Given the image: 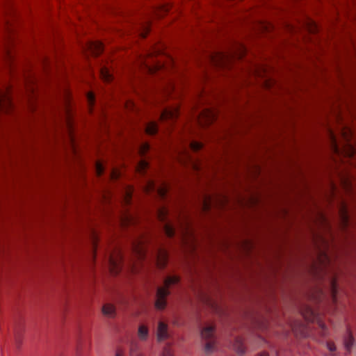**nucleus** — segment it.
<instances>
[{"label":"nucleus","mask_w":356,"mask_h":356,"mask_svg":"<svg viewBox=\"0 0 356 356\" xmlns=\"http://www.w3.org/2000/svg\"><path fill=\"white\" fill-rule=\"evenodd\" d=\"M13 108V102L8 90H0V111L8 112Z\"/></svg>","instance_id":"423d86ee"},{"label":"nucleus","mask_w":356,"mask_h":356,"mask_svg":"<svg viewBox=\"0 0 356 356\" xmlns=\"http://www.w3.org/2000/svg\"><path fill=\"white\" fill-rule=\"evenodd\" d=\"M354 343L355 339L353 337V333L350 330V328L349 327H347L346 333L343 337V345L347 352H350Z\"/></svg>","instance_id":"9d476101"},{"label":"nucleus","mask_w":356,"mask_h":356,"mask_svg":"<svg viewBox=\"0 0 356 356\" xmlns=\"http://www.w3.org/2000/svg\"><path fill=\"white\" fill-rule=\"evenodd\" d=\"M120 176V173L116 170H112L110 172V177L112 179H117Z\"/></svg>","instance_id":"7c9ffc66"},{"label":"nucleus","mask_w":356,"mask_h":356,"mask_svg":"<svg viewBox=\"0 0 356 356\" xmlns=\"http://www.w3.org/2000/svg\"><path fill=\"white\" fill-rule=\"evenodd\" d=\"M189 146L193 151L197 152L202 148L203 145L202 143L198 141H191L189 143Z\"/></svg>","instance_id":"4be33fe9"},{"label":"nucleus","mask_w":356,"mask_h":356,"mask_svg":"<svg viewBox=\"0 0 356 356\" xmlns=\"http://www.w3.org/2000/svg\"><path fill=\"white\" fill-rule=\"evenodd\" d=\"M103 314L108 317H113L115 314V308L113 305L105 304L102 307Z\"/></svg>","instance_id":"2eb2a0df"},{"label":"nucleus","mask_w":356,"mask_h":356,"mask_svg":"<svg viewBox=\"0 0 356 356\" xmlns=\"http://www.w3.org/2000/svg\"><path fill=\"white\" fill-rule=\"evenodd\" d=\"M180 278L177 275H170L165 278L163 286L158 287L155 307L158 309H163L166 305V298L170 294L169 287L179 283Z\"/></svg>","instance_id":"f257e3e1"},{"label":"nucleus","mask_w":356,"mask_h":356,"mask_svg":"<svg viewBox=\"0 0 356 356\" xmlns=\"http://www.w3.org/2000/svg\"><path fill=\"white\" fill-rule=\"evenodd\" d=\"M158 131V125L156 122H148L145 126V132L150 136L155 135Z\"/></svg>","instance_id":"4468645a"},{"label":"nucleus","mask_w":356,"mask_h":356,"mask_svg":"<svg viewBox=\"0 0 356 356\" xmlns=\"http://www.w3.org/2000/svg\"><path fill=\"white\" fill-rule=\"evenodd\" d=\"M234 348L236 352L240 355H243L245 353V347L243 345V342L242 339L240 338L236 339Z\"/></svg>","instance_id":"6ab92c4d"},{"label":"nucleus","mask_w":356,"mask_h":356,"mask_svg":"<svg viewBox=\"0 0 356 356\" xmlns=\"http://www.w3.org/2000/svg\"><path fill=\"white\" fill-rule=\"evenodd\" d=\"M257 356H268V355L266 353H262L259 354Z\"/></svg>","instance_id":"f704fd0d"},{"label":"nucleus","mask_w":356,"mask_h":356,"mask_svg":"<svg viewBox=\"0 0 356 356\" xmlns=\"http://www.w3.org/2000/svg\"><path fill=\"white\" fill-rule=\"evenodd\" d=\"M115 356H122L120 353H117Z\"/></svg>","instance_id":"e433bc0d"},{"label":"nucleus","mask_w":356,"mask_h":356,"mask_svg":"<svg viewBox=\"0 0 356 356\" xmlns=\"http://www.w3.org/2000/svg\"><path fill=\"white\" fill-rule=\"evenodd\" d=\"M201 115H205L206 123H212L216 119L215 113L209 109L201 111Z\"/></svg>","instance_id":"f3484780"},{"label":"nucleus","mask_w":356,"mask_h":356,"mask_svg":"<svg viewBox=\"0 0 356 356\" xmlns=\"http://www.w3.org/2000/svg\"><path fill=\"white\" fill-rule=\"evenodd\" d=\"M168 325L163 321H159L157 327V339L159 341L168 338Z\"/></svg>","instance_id":"9b49d317"},{"label":"nucleus","mask_w":356,"mask_h":356,"mask_svg":"<svg viewBox=\"0 0 356 356\" xmlns=\"http://www.w3.org/2000/svg\"><path fill=\"white\" fill-rule=\"evenodd\" d=\"M138 336L142 341H145L149 336L148 327L144 325H140L138 330Z\"/></svg>","instance_id":"dca6fc26"},{"label":"nucleus","mask_w":356,"mask_h":356,"mask_svg":"<svg viewBox=\"0 0 356 356\" xmlns=\"http://www.w3.org/2000/svg\"><path fill=\"white\" fill-rule=\"evenodd\" d=\"M133 248L135 254L139 259L143 260L146 258L147 254V249L144 245L143 241H140L137 244H134Z\"/></svg>","instance_id":"1a4fd4ad"},{"label":"nucleus","mask_w":356,"mask_h":356,"mask_svg":"<svg viewBox=\"0 0 356 356\" xmlns=\"http://www.w3.org/2000/svg\"><path fill=\"white\" fill-rule=\"evenodd\" d=\"M214 327L209 325L201 331V336L206 341L204 351L207 354L212 353L215 350Z\"/></svg>","instance_id":"7ed1b4c3"},{"label":"nucleus","mask_w":356,"mask_h":356,"mask_svg":"<svg viewBox=\"0 0 356 356\" xmlns=\"http://www.w3.org/2000/svg\"><path fill=\"white\" fill-rule=\"evenodd\" d=\"M318 326L319 329L321 330H320L321 334L322 336H325L327 334V327H326L325 324L322 321L318 320Z\"/></svg>","instance_id":"b1692460"},{"label":"nucleus","mask_w":356,"mask_h":356,"mask_svg":"<svg viewBox=\"0 0 356 356\" xmlns=\"http://www.w3.org/2000/svg\"><path fill=\"white\" fill-rule=\"evenodd\" d=\"M87 99L90 106H93L95 101V95L92 92H88L87 95Z\"/></svg>","instance_id":"bb28decb"},{"label":"nucleus","mask_w":356,"mask_h":356,"mask_svg":"<svg viewBox=\"0 0 356 356\" xmlns=\"http://www.w3.org/2000/svg\"><path fill=\"white\" fill-rule=\"evenodd\" d=\"M220 59L222 60L225 59V56H224V55L220 56Z\"/></svg>","instance_id":"c9c22d12"},{"label":"nucleus","mask_w":356,"mask_h":356,"mask_svg":"<svg viewBox=\"0 0 356 356\" xmlns=\"http://www.w3.org/2000/svg\"><path fill=\"white\" fill-rule=\"evenodd\" d=\"M337 286L336 281L332 279L331 281V293L332 297V300L334 303L337 302Z\"/></svg>","instance_id":"412c9836"},{"label":"nucleus","mask_w":356,"mask_h":356,"mask_svg":"<svg viewBox=\"0 0 356 356\" xmlns=\"http://www.w3.org/2000/svg\"><path fill=\"white\" fill-rule=\"evenodd\" d=\"M95 170L98 176L102 175L104 171V165L100 162H97L95 165Z\"/></svg>","instance_id":"393cba45"},{"label":"nucleus","mask_w":356,"mask_h":356,"mask_svg":"<svg viewBox=\"0 0 356 356\" xmlns=\"http://www.w3.org/2000/svg\"><path fill=\"white\" fill-rule=\"evenodd\" d=\"M88 46L91 53L95 56L99 55L104 50L103 44L100 42H90Z\"/></svg>","instance_id":"f8f14e48"},{"label":"nucleus","mask_w":356,"mask_h":356,"mask_svg":"<svg viewBox=\"0 0 356 356\" xmlns=\"http://www.w3.org/2000/svg\"><path fill=\"white\" fill-rule=\"evenodd\" d=\"M350 150H351L352 152H353V151H354V149H353V147H350Z\"/></svg>","instance_id":"ea45409f"},{"label":"nucleus","mask_w":356,"mask_h":356,"mask_svg":"<svg viewBox=\"0 0 356 356\" xmlns=\"http://www.w3.org/2000/svg\"><path fill=\"white\" fill-rule=\"evenodd\" d=\"M100 76L104 81L109 82L113 79V75L106 67H101Z\"/></svg>","instance_id":"a211bd4d"},{"label":"nucleus","mask_w":356,"mask_h":356,"mask_svg":"<svg viewBox=\"0 0 356 356\" xmlns=\"http://www.w3.org/2000/svg\"><path fill=\"white\" fill-rule=\"evenodd\" d=\"M162 356H172V354L171 353L170 350L165 348L163 352Z\"/></svg>","instance_id":"473e14b6"},{"label":"nucleus","mask_w":356,"mask_h":356,"mask_svg":"<svg viewBox=\"0 0 356 356\" xmlns=\"http://www.w3.org/2000/svg\"><path fill=\"white\" fill-rule=\"evenodd\" d=\"M199 120H200V123H204V124H207L205 122V115H201V113L199 114Z\"/></svg>","instance_id":"72a5a7b5"},{"label":"nucleus","mask_w":356,"mask_h":356,"mask_svg":"<svg viewBox=\"0 0 356 356\" xmlns=\"http://www.w3.org/2000/svg\"><path fill=\"white\" fill-rule=\"evenodd\" d=\"M122 260V254L120 250H116L115 253L108 256V264L113 275H117L120 271Z\"/></svg>","instance_id":"20e7f679"},{"label":"nucleus","mask_w":356,"mask_h":356,"mask_svg":"<svg viewBox=\"0 0 356 356\" xmlns=\"http://www.w3.org/2000/svg\"><path fill=\"white\" fill-rule=\"evenodd\" d=\"M179 111L177 107H168L163 110L160 115V120L162 122L173 121L178 118Z\"/></svg>","instance_id":"6e6552de"},{"label":"nucleus","mask_w":356,"mask_h":356,"mask_svg":"<svg viewBox=\"0 0 356 356\" xmlns=\"http://www.w3.org/2000/svg\"><path fill=\"white\" fill-rule=\"evenodd\" d=\"M341 220L344 226H348L349 218L348 212L346 211V209L344 206H342L341 208Z\"/></svg>","instance_id":"aec40b11"},{"label":"nucleus","mask_w":356,"mask_h":356,"mask_svg":"<svg viewBox=\"0 0 356 356\" xmlns=\"http://www.w3.org/2000/svg\"><path fill=\"white\" fill-rule=\"evenodd\" d=\"M168 211L166 208L163 207L157 210V216L159 220L162 222L163 229L165 235L168 237H172L176 233V229L168 218Z\"/></svg>","instance_id":"f03ea898"},{"label":"nucleus","mask_w":356,"mask_h":356,"mask_svg":"<svg viewBox=\"0 0 356 356\" xmlns=\"http://www.w3.org/2000/svg\"><path fill=\"white\" fill-rule=\"evenodd\" d=\"M146 190L148 193H154L161 199H165L168 192V187L165 184L156 185L153 181H149Z\"/></svg>","instance_id":"39448f33"},{"label":"nucleus","mask_w":356,"mask_h":356,"mask_svg":"<svg viewBox=\"0 0 356 356\" xmlns=\"http://www.w3.org/2000/svg\"><path fill=\"white\" fill-rule=\"evenodd\" d=\"M178 224L181 237L182 238L183 240H185L186 238L188 237V234H190L188 222L187 221V220H183V222L179 221Z\"/></svg>","instance_id":"ddd939ff"},{"label":"nucleus","mask_w":356,"mask_h":356,"mask_svg":"<svg viewBox=\"0 0 356 356\" xmlns=\"http://www.w3.org/2000/svg\"><path fill=\"white\" fill-rule=\"evenodd\" d=\"M149 149V145L147 143H144L140 145L139 152L141 154H145Z\"/></svg>","instance_id":"cd10ccee"},{"label":"nucleus","mask_w":356,"mask_h":356,"mask_svg":"<svg viewBox=\"0 0 356 356\" xmlns=\"http://www.w3.org/2000/svg\"><path fill=\"white\" fill-rule=\"evenodd\" d=\"M327 348L330 352H334L336 350V346H335L334 343L332 342H327Z\"/></svg>","instance_id":"2f4dec72"},{"label":"nucleus","mask_w":356,"mask_h":356,"mask_svg":"<svg viewBox=\"0 0 356 356\" xmlns=\"http://www.w3.org/2000/svg\"><path fill=\"white\" fill-rule=\"evenodd\" d=\"M330 137H331V140H332V143L333 149H334V152L338 153L339 148L337 147L336 139L334 138V136L331 131H330Z\"/></svg>","instance_id":"c85d7f7f"},{"label":"nucleus","mask_w":356,"mask_h":356,"mask_svg":"<svg viewBox=\"0 0 356 356\" xmlns=\"http://www.w3.org/2000/svg\"><path fill=\"white\" fill-rule=\"evenodd\" d=\"M147 69H148V70H149V71H151V70H152V68H151L150 67L147 66Z\"/></svg>","instance_id":"4c0bfd02"},{"label":"nucleus","mask_w":356,"mask_h":356,"mask_svg":"<svg viewBox=\"0 0 356 356\" xmlns=\"http://www.w3.org/2000/svg\"><path fill=\"white\" fill-rule=\"evenodd\" d=\"M132 196V189L127 188L125 191V194L124 195V202L125 204H129L131 203Z\"/></svg>","instance_id":"5701e85b"},{"label":"nucleus","mask_w":356,"mask_h":356,"mask_svg":"<svg viewBox=\"0 0 356 356\" xmlns=\"http://www.w3.org/2000/svg\"><path fill=\"white\" fill-rule=\"evenodd\" d=\"M148 166H149V163H147V161H145V160H142L140 161L139 165H138V168H139V170L140 171L141 173H143L144 171L148 168Z\"/></svg>","instance_id":"a878e982"},{"label":"nucleus","mask_w":356,"mask_h":356,"mask_svg":"<svg viewBox=\"0 0 356 356\" xmlns=\"http://www.w3.org/2000/svg\"><path fill=\"white\" fill-rule=\"evenodd\" d=\"M168 257L167 251L161 248H158L154 254V259L157 266L160 268L165 267L168 261Z\"/></svg>","instance_id":"0eeeda50"},{"label":"nucleus","mask_w":356,"mask_h":356,"mask_svg":"<svg viewBox=\"0 0 356 356\" xmlns=\"http://www.w3.org/2000/svg\"><path fill=\"white\" fill-rule=\"evenodd\" d=\"M134 217L131 214H127L126 216H124V218L123 219V223L124 224H130L134 222Z\"/></svg>","instance_id":"c756f323"},{"label":"nucleus","mask_w":356,"mask_h":356,"mask_svg":"<svg viewBox=\"0 0 356 356\" xmlns=\"http://www.w3.org/2000/svg\"><path fill=\"white\" fill-rule=\"evenodd\" d=\"M209 207V206L207 205V203H206V202H205V203H204V207H205V208H207V207Z\"/></svg>","instance_id":"58836bf2"}]
</instances>
